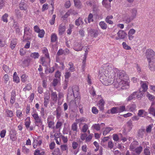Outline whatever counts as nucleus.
Listing matches in <instances>:
<instances>
[{
	"instance_id": "nucleus-29",
	"label": "nucleus",
	"mask_w": 155,
	"mask_h": 155,
	"mask_svg": "<svg viewBox=\"0 0 155 155\" xmlns=\"http://www.w3.org/2000/svg\"><path fill=\"white\" fill-rule=\"evenodd\" d=\"M65 31V26L62 24L60 25L59 26L58 31L60 35H62Z\"/></svg>"
},
{
	"instance_id": "nucleus-39",
	"label": "nucleus",
	"mask_w": 155,
	"mask_h": 155,
	"mask_svg": "<svg viewBox=\"0 0 155 155\" xmlns=\"http://www.w3.org/2000/svg\"><path fill=\"white\" fill-rule=\"evenodd\" d=\"M42 52L45 54L46 57L48 59H49V56L48 49L46 48H44L42 50Z\"/></svg>"
},
{
	"instance_id": "nucleus-19",
	"label": "nucleus",
	"mask_w": 155,
	"mask_h": 155,
	"mask_svg": "<svg viewBox=\"0 0 155 155\" xmlns=\"http://www.w3.org/2000/svg\"><path fill=\"white\" fill-rule=\"evenodd\" d=\"M136 105L135 104H130L127 107L128 110L130 112H134L136 110Z\"/></svg>"
},
{
	"instance_id": "nucleus-35",
	"label": "nucleus",
	"mask_w": 155,
	"mask_h": 155,
	"mask_svg": "<svg viewBox=\"0 0 155 155\" xmlns=\"http://www.w3.org/2000/svg\"><path fill=\"white\" fill-rule=\"evenodd\" d=\"M17 40L15 39H14L11 41L10 47L12 49H14L17 44Z\"/></svg>"
},
{
	"instance_id": "nucleus-52",
	"label": "nucleus",
	"mask_w": 155,
	"mask_h": 155,
	"mask_svg": "<svg viewBox=\"0 0 155 155\" xmlns=\"http://www.w3.org/2000/svg\"><path fill=\"white\" fill-rule=\"evenodd\" d=\"M31 89V86L30 84H27L25 87L23 89V91H29Z\"/></svg>"
},
{
	"instance_id": "nucleus-8",
	"label": "nucleus",
	"mask_w": 155,
	"mask_h": 155,
	"mask_svg": "<svg viewBox=\"0 0 155 155\" xmlns=\"http://www.w3.org/2000/svg\"><path fill=\"white\" fill-rule=\"evenodd\" d=\"M118 37H116V40H118L119 39H124L125 38L127 35V34L124 31L120 30L117 33Z\"/></svg>"
},
{
	"instance_id": "nucleus-13",
	"label": "nucleus",
	"mask_w": 155,
	"mask_h": 155,
	"mask_svg": "<svg viewBox=\"0 0 155 155\" xmlns=\"http://www.w3.org/2000/svg\"><path fill=\"white\" fill-rule=\"evenodd\" d=\"M78 144L75 141H73L72 142V148L74 150L73 152L74 154L76 155L79 152V149H78Z\"/></svg>"
},
{
	"instance_id": "nucleus-7",
	"label": "nucleus",
	"mask_w": 155,
	"mask_h": 155,
	"mask_svg": "<svg viewBox=\"0 0 155 155\" xmlns=\"http://www.w3.org/2000/svg\"><path fill=\"white\" fill-rule=\"evenodd\" d=\"M83 47V46L81 42H75L73 46V49L77 51H81Z\"/></svg>"
},
{
	"instance_id": "nucleus-20",
	"label": "nucleus",
	"mask_w": 155,
	"mask_h": 155,
	"mask_svg": "<svg viewBox=\"0 0 155 155\" xmlns=\"http://www.w3.org/2000/svg\"><path fill=\"white\" fill-rule=\"evenodd\" d=\"M104 104L105 102L103 99H101L98 101L97 105L100 110H104Z\"/></svg>"
},
{
	"instance_id": "nucleus-62",
	"label": "nucleus",
	"mask_w": 155,
	"mask_h": 155,
	"mask_svg": "<svg viewBox=\"0 0 155 155\" xmlns=\"http://www.w3.org/2000/svg\"><path fill=\"white\" fill-rule=\"evenodd\" d=\"M3 68L5 71L7 73H9L10 71V69L6 65H4Z\"/></svg>"
},
{
	"instance_id": "nucleus-3",
	"label": "nucleus",
	"mask_w": 155,
	"mask_h": 155,
	"mask_svg": "<svg viewBox=\"0 0 155 155\" xmlns=\"http://www.w3.org/2000/svg\"><path fill=\"white\" fill-rule=\"evenodd\" d=\"M133 127L132 121L130 120L127 122L126 126L122 130V133L124 135H126L132 129Z\"/></svg>"
},
{
	"instance_id": "nucleus-53",
	"label": "nucleus",
	"mask_w": 155,
	"mask_h": 155,
	"mask_svg": "<svg viewBox=\"0 0 155 155\" xmlns=\"http://www.w3.org/2000/svg\"><path fill=\"white\" fill-rule=\"evenodd\" d=\"M28 76L25 74L22 75L21 77V81L23 82H25L27 80Z\"/></svg>"
},
{
	"instance_id": "nucleus-55",
	"label": "nucleus",
	"mask_w": 155,
	"mask_h": 155,
	"mask_svg": "<svg viewBox=\"0 0 155 155\" xmlns=\"http://www.w3.org/2000/svg\"><path fill=\"white\" fill-rule=\"evenodd\" d=\"M122 46H123V48L126 50H130L131 49V47L128 45L125 42H123L122 44Z\"/></svg>"
},
{
	"instance_id": "nucleus-21",
	"label": "nucleus",
	"mask_w": 155,
	"mask_h": 155,
	"mask_svg": "<svg viewBox=\"0 0 155 155\" xmlns=\"http://www.w3.org/2000/svg\"><path fill=\"white\" fill-rule=\"evenodd\" d=\"M138 145V142L137 141H134L132 143L130 146V150L133 151L137 147Z\"/></svg>"
},
{
	"instance_id": "nucleus-31",
	"label": "nucleus",
	"mask_w": 155,
	"mask_h": 155,
	"mask_svg": "<svg viewBox=\"0 0 155 155\" xmlns=\"http://www.w3.org/2000/svg\"><path fill=\"white\" fill-rule=\"evenodd\" d=\"M51 99L52 101L54 102H56L57 101L58 97L57 93L56 92H53L51 91Z\"/></svg>"
},
{
	"instance_id": "nucleus-16",
	"label": "nucleus",
	"mask_w": 155,
	"mask_h": 155,
	"mask_svg": "<svg viewBox=\"0 0 155 155\" xmlns=\"http://www.w3.org/2000/svg\"><path fill=\"white\" fill-rule=\"evenodd\" d=\"M137 9L136 8H134L130 11V16L131 19H134L135 18L137 15Z\"/></svg>"
},
{
	"instance_id": "nucleus-33",
	"label": "nucleus",
	"mask_w": 155,
	"mask_h": 155,
	"mask_svg": "<svg viewBox=\"0 0 155 155\" xmlns=\"http://www.w3.org/2000/svg\"><path fill=\"white\" fill-rule=\"evenodd\" d=\"M113 130L114 129L112 127H106L103 132V135L104 136L106 135L107 134L109 133L110 131Z\"/></svg>"
},
{
	"instance_id": "nucleus-49",
	"label": "nucleus",
	"mask_w": 155,
	"mask_h": 155,
	"mask_svg": "<svg viewBox=\"0 0 155 155\" xmlns=\"http://www.w3.org/2000/svg\"><path fill=\"white\" fill-rule=\"evenodd\" d=\"M38 37L40 38H42L44 36L45 31L43 29H41L38 33Z\"/></svg>"
},
{
	"instance_id": "nucleus-26",
	"label": "nucleus",
	"mask_w": 155,
	"mask_h": 155,
	"mask_svg": "<svg viewBox=\"0 0 155 155\" xmlns=\"http://www.w3.org/2000/svg\"><path fill=\"white\" fill-rule=\"evenodd\" d=\"M133 19H131V18L129 15H127L124 16L123 18V21L127 24L130 23Z\"/></svg>"
},
{
	"instance_id": "nucleus-38",
	"label": "nucleus",
	"mask_w": 155,
	"mask_h": 155,
	"mask_svg": "<svg viewBox=\"0 0 155 155\" xmlns=\"http://www.w3.org/2000/svg\"><path fill=\"white\" fill-rule=\"evenodd\" d=\"M99 25L101 28L103 30L106 29L107 28V25L103 21H101L99 23Z\"/></svg>"
},
{
	"instance_id": "nucleus-61",
	"label": "nucleus",
	"mask_w": 155,
	"mask_h": 155,
	"mask_svg": "<svg viewBox=\"0 0 155 155\" xmlns=\"http://www.w3.org/2000/svg\"><path fill=\"white\" fill-rule=\"evenodd\" d=\"M87 120L84 117H81L78 119H77L76 120V121L78 123H79L83 122H86Z\"/></svg>"
},
{
	"instance_id": "nucleus-23",
	"label": "nucleus",
	"mask_w": 155,
	"mask_h": 155,
	"mask_svg": "<svg viewBox=\"0 0 155 155\" xmlns=\"http://www.w3.org/2000/svg\"><path fill=\"white\" fill-rule=\"evenodd\" d=\"M58 38L55 33H52L51 37V41L52 43H56L58 42Z\"/></svg>"
},
{
	"instance_id": "nucleus-54",
	"label": "nucleus",
	"mask_w": 155,
	"mask_h": 155,
	"mask_svg": "<svg viewBox=\"0 0 155 155\" xmlns=\"http://www.w3.org/2000/svg\"><path fill=\"white\" fill-rule=\"evenodd\" d=\"M16 115L17 117L20 118L23 115L22 111L19 110H17L16 111Z\"/></svg>"
},
{
	"instance_id": "nucleus-57",
	"label": "nucleus",
	"mask_w": 155,
	"mask_h": 155,
	"mask_svg": "<svg viewBox=\"0 0 155 155\" xmlns=\"http://www.w3.org/2000/svg\"><path fill=\"white\" fill-rule=\"evenodd\" d=\"M144 113L147 114V112L143 110H138V115L139 117H143L142 115Z\"/></svg>"
},
{
	"instance_id": "nucleus-47",
	"label": "nucleus",
	"mask_w": 155,
	"mask_h": 155,
	"mask_svg": "<svg viewBox=\"0 0 155 155\" xmlns=\"http://www.w3.org/2000/svg\"><path fill=\"white\" fill-rule=\"evenodd\" d=\"M144 133V130L143 129H140L138 131V136L139 137L142 138Z\"/></svg>"
},
{
	"instance_id": "nucleus-60",
	"label": "nucleus",
	"mask_w": 155,
	"mask_h": 155,
	"mask_svg": "<svg viewBox=\"0 0 155 155\" xmlns=\"http://www.w3.org/2000/svg\"><path fill=\"white\" fill-rule=\"evenodd\" d=\"M88 21L89 23L93 21V15L91 13H90L88 17Z\"/></svg>"
},
{
	"instance_id": "nucleus-46",
	"label": "nucleus",
	"mask_w": 155,
	"mask_h": 155,
	"mask_svg": "<svg viewBox=\"0 0 155 155\" xmlns=\"http://www.w3.org/2000/svg\"><path fill=\"white\" fill-rule=\"evenodd\" d=\"M91 127L97 131H99L100 129V126L99 124H93Z\"/></svg>"
},
{
	"instance_id": "nucleus-10",
	"label": "nucleus",
	"mask_w": 155,
	"mask_h": 155,
	"mask_svg": "<svg viewBox=\"0 0 155 155\" xmlns=\"http://www.w3.org/2000/svg\"><path fill=\"white\" fill-rule=\"evenodd\" d=\"M99 32V30L91 29L89 30L88 34L91 37L96 38Z\"/></svg>"
},
{
	"instance_id": "nucleus-34",
	"label": "nucleus",
	"mask_w": 155,
	"mask_h": 155,
	"mask_svg": "<svg viewBox=\"0 0 155 155\" xmlns=\"http://www.w3.org/2000/svg\"><path fill=\"white\" fill-rule=\"evenodd\" d=\"M113 18V16L112 15L107 16L105 19V21L109 24H112L113 22L111 20V19Z\"/></svg>"
},
{
	"instance_id": "nucleus-36",
	"label": "nucleus",
	"mask_w": 155,
	"mask_h": 155,
	"mask_svg": "<svg viewBox=\"0 0 155 155\" xmlns=\"http://www.w3.org/2000/svg\"><path fill=\"white\" fill-rule=\"evenodd\" d=\"M143 148L141 146L137 147L133 152H135L137 154L139 155L142 151Z\"/></svg>"
},
{
	"instance_id": "nucleus-32",
	"label": "nucleus",
	"mask_w": 155,
	"mask_h": 155,
	"mask_svg": "<svg viewBox=\"0 0 155 155\" xmlns=\"http://www.w3.org/2000/svg\"><path fill=\"white\" fill-rule=\"evenodd\" d=\"M71 129V130L75 132L74 135L76 136L77 132H78V126L77 123H74L72 124Z\"/></svg>"
},
{
	"instance_id": "nucleus-27",
	"label": "nucleus",
	"mask_w": 155,
	"mask_h": 155,
	"mask_svg": "<svg viewBox=\"0 0 155 155\" xmlns=\"http://www.w3.org/2000/svg\"><path fill=\"white\" fill-rule=\"evenodd\" d=\"M6 45L5 40L3 35H0V47H4Z\"/></svg>"
},
{
	"instance_id": "nucleus-11",
	"label": "nucleus",
	"mask_w": 155,
	"mask_h": 155,
	"mask_svg": "<svg viewBox=\"0 0 155 155\" xmlns=\"http://www.w3.org/2000/svg\"><path fill=\"white\" fill-rule=\"evenodd\" d=\"M137 92H134L130 95L129 97L127 98V101H131L136 97L139 98L143 96V94L141 93H140V96H139V95H137Z\"/></svg>"
},
{
	"instance_id": "nucleus-51",
	"label": "nucleus",
	"mask_w": 155,
	"mask_h": 155,
	"mask_svg": "<svg viewBox=\"0 0 155 155\" xmlns=\"http://www.w3.org/2000/svg\"><path fill=\"white\" fill-rule=\"evenodd\" d=\"M29 150L24 146H22V151L24 153H28L29 152Z\"/></svg>"
},
{
	"instance_id": "nucleus-58",
	"label": "nucleus",
	"mask_w": 155,
	"mask_h": 155,
	"mask_svg": "<svg viewBox=\"0 0 155 155\" xmlns=\"http://www.w3.org/2000/svg\"><path fill=\"white\" fill-rule=\"evenodd\" d=\"M62 124V123L61 122L57 121L55 127V129H60Z\"/></svg>"
},
{
	"instance_id": "nucleus-43",
	"label": "nucleus",
	"mask_w": 155,
	"mask_h": 155,
	"mask_svg": "<svg viewBox=\"0 0 155 155\" xmlns=\"http://www.w3.org/2000/svg\"><path fill=\"white\" fill-rule=\"evenodd\" d=\"M53 155H61V152L59 148H55L53 152L52 153Z\"/></svg>"
},
{
	"instance_id": "nucleus-28",
	"label": "nucleus",
	"mask_w": 155,
	"mask_h": 155,
	"mask_svg": "<svg viewBox=\"0 0 155 155\" xmlns=\"http://www.w3.org/2000/svg\"><path fill=\"white\" fill-rule=\"evenodd\" d=\"M148 67L149 69L151 71H155V65L154 64L155 63H153L152 61L148 62Z\"/></svg>"
},
{
	"instance_id": "nucleus-56",
	"label": "nucleus",
	"mask_w": 155,
	"mask_h": 155,
	"mask_svg": "<svg viewBox=\"0 0 155 155\" xmlns=\"http://www.w3.org/2000/svg\"><path fill=\"white\" fill-rule=\"evenodd\" d=\"M88 128V125L85 124L83 127L81 131L83 133H85L87 131Z\"/></svg>"
},
{
	"instance_id": "nucleus-2",
	"label": "nucleus",
	"mask_w": 155,
	"mask_h": 155,
	"mask_svg": "<svg viewBox=\"0 0 155 155\" xmlns=\"http://www.w3.org/2000/svg\"><path fill=\"white\" fill-rule=\"evenodd\" d=\"M145 56L148 62L155 63V52L151 49H147L145 52Z\"/></svg>"
},
{
	"instance_id": "nucleus-64",
	"label": "nucleus",
	"mask_w": 155,
	"mask_h": 155,
	"mask_svg": "<svg viewBox=\"0 0 155 155\" xmlns=\"http://www.w3.org/2000/svg\"><path fill=\"white\" fill-rule=\"evenodd\" d=\"M71 76V74L68 71H66L64 74L65 79H68Z\"/></svg>"
},
{
	"instance_id": "nucleus-14",
	"label": "nucleus",
	"mask_w": 155,
	"mask_h": 155,
	"mask_svg": "<svg viewBox=\"0 0 155 155\" xmlns=\"http://www.w3.org/2000/svg\"><path fill=\"white\" fill-rule=\"evenodd\" d=\"M68 94H70V95L73 94L74 96V95H78L79 94L78 88L77 86H75L74 88H72V89H70V91H69Z\"/></svg>"
},
{
	"instance_id": "nucleus-25",
	"label": "nucleus",
	"mask_w": 155,
	"mask_h": 155,
	"mask_svg": "<svg viewBox=\"0 0 155 155\" xmlns=\"http://www.w3.org/2000/svg\"><path fill=\"white\" fill-rule=\"evenodd\" d=\"M48 60L49 61L50 59H48L47 58H45L44 57H41L40 59V60L41 61V63L43 66H46L48 64V63L47 61Z\"/></svg>"
},
{
	"instance_id": "nucleus-41",
	"label": "nucleus",
	"mask_w": 155,
	"mask_h": 155,
	"mask_svg": "<svg viewBox=\"0 0 155 155\" xmlns=\"http://www.w3.org/2000/svg\"><path fill=\"white\" fill-rule=\"evenodd\" d=\"M68 65L70 67L68 69V70L71 72H73L75 71V69L74 66L73 64L71 62H69L68 63Z\"/></svg>"
},
{
	"instance_id": "nucleus-44",
	"label": "nucleus",
	"mask_w": 155,
	"mask_h": 155,
	"mask_svg": "<svg viewBox=\"0 0 155 155\" xmlns=\"http://www.w3.org/2000/svg\"><path fill=\"white\" fill-rule=\"evenodd\" d=\"M40 55L38 52H33L30 55L31 57L34 58V59L38 58Z\"/></svg>"
},
{
	"instance_id": "nucleus-59",
	"label": "nucleus",
	"mask_w": 155,
	"mask_h": 155,
	"mask_svg": "<svg viewBox=\"0 0 155 155\" xmlns=\"http://www.w3.org/2000/svg\"><path fill=\"white\" fill-rule=\"evenodd\" d=\"M20 54L22 56L25 55L26 53V50L25 48H22L19 51Z\"/></svg>"
},
{
	"instance_id": "nucleus-6",
	"label": "nucleus",
	"mask_w": 155,
	"mask_h": 155,
	"mask_svg": "<svg viewBox=\"0 0 155 155\" xmlns=\"http://www.w3.org/2000/svg\"><path fill=\"white\" fill-rule=\"evenodd\" d=\"M148 82L141 81L140 82L141 87L140 88L139 91L140 93H142L146 91L148 89Z\"/></svg>"
},
{
	"instance_id": "nucleus-24",
	"label": "nucleus",
	"mask_w": 155,
	"mask_h": 155,
	"mask_svg": "<svg viewBox=\"0 0 155 155\" xmlns=\"http://www.w3.org/2000/svg\"><path fill=\"white\" fill-rule=\"evenodd\" d=\"M54 112L56 114V117L57 119H59L61 116V107L58 106L57 107L56 110L54 111Z\"/></svg>"
},
{
	"instance_id": "nucleus-37",
	"label": "nucleus",
	"mask_w": 155,
	"mask_h": 155,
	"mask_svg": "<svg viewBox=\"0 0 155 155\" xmlns=\"http://www.w3.org/2000/svg\"><path fill=\"white\" fill-rule=\"evenodd\" d=\"M63 94L61 93H60L58 95V104L59 105H60L62 104V101H63L62 98L63 97Z\"/></svg>"
},
{
	"instance_id": "nucleus-5",
	"label": "nucleus",
	"mask_w": 155,
	"mask_h": 155,
	"mask_svg": "<svg viewBox=\"0 0 155 155\" xmlns=\"http://www.w3.org/2000/svg\"><path fill=\"white\" fill-rule=\"evenodd\" d=\"M33 118L35 120L34 123L35 126L38 127H41L43 129L44 125L43 124V121L41 117L38 115L34 117Z\"/></svg>"
},
{
	"instance_id": "nucleus-15",
	"label": "nucleus",
	"mask_w": 155,
	"mask_h": 155,
	"mask_svg": "<svg viewBox=\"0 0 155 155\" xmlns=\"http://www.w3.org/2000/svg\"><path fill=\"white\" fill-rule=\"evenodd\" d=\"M16 134L17 132L15 130H12L11 131L9 136L10 138L12 141H14L16 140Z\"/></svg>"
},
{
	"instance_id": "nucleus-17",
	"label": "nucleus",
	"mask_w": 155,
	"mask_h": 155,
	"mask_svg": "<svg viewBox=\"0 0 155 155\" xmlns=\"http://www.w3.org/2000/svg\"><path fill=\"white\" fill-rule=\"evenodd\" d=\"M27 5L25 3L24 1H21L19 4V7L20 10H26L28 8Z\"/></svg>"
},
{
	"instance_id": "nucleus-45",
	"label": "nucleus",
	"mask_w": 155,
	"mask_h": 155,
	"mask_svg": "<svg viewBox=\"0 0 155 155\" xmlns=\"http://www.w3.org/2000/svg\"><path fill=\"white\" fill-rule=\"evenodd\" d=\"M30 28L29 26H28L27 25H25V28H24V35H28L29 33V30ZM24 36H23V38Z\"/></svg>"
},
{
	"instance_id": "nucleus-30",
	"label": "nucleus",
	"mask_w": 155,
	"mask_h": 155,
	"mask_svg": "<svg viewBox=\"0 0 155 155\" xmlns=\"http://www.w3.org/2000/svg\"><path fill=\"white\" fill-rule=\"evenodd\" d=\"M31 123V122L30 117H27L25 122V125L27 129L29 128Z\"/></svg>"
},
{
	"instance_id": "nucleus-40",
	"label": "nucleus",
	"mask_w": 155,
	"mask_h": 155,
	"mask_svg": "<svg viewBox=\"0 0 155 155\" xmlns=\"http://www.w3.org/2000/svg\"><path fill=\"white\" fill-rule=\"evenodd\" d=\"M83 22L82 21V19L81 18H79L77 19L75 21V24L77 26H79L81 24H83Z\"/></svg>"
},
{
	"instance_id": "nucleus-9",
	"label": "nucleus",
	"mask_w": 155,
	"mask_h": 155,
	"mask_svg": "<svg viewBox=\"0 0 155 155\" xmlns=\"http://www.w3.org/2000/svg\"><path fill=\"white\" fill-rule=\"evenodd\" d=\"M42 142V140L38 138H33V147L34 149L37 148L38 146H39L41 145Z\"/></svg>"
},
{
	"instance_id": "nucleus-42",
	"label": "nucleus",
	"mask_w": 155,
	"mask_h": 155,
	"mask_svg": "<svg viewBox=\"0 0 155 155\" xmlns=\"http://www.w3.org/2000/svg\"><path fill=\"white\" fill-rule=\"evenodd\" d=\"M75 6L78 8H80L81 5V3L80 0H74Z\"/></svg>"
},
{
	"instance_id": "nucleus-22",
	"label": "nucleus",
	"mask_w": 155,
	"mask_h": 155,
	"mask_svg": "<svg viewBox=\"0 0 155 155\" xmlns=\"http://www.w3.org/2000/svg\"><path fill=\"white\" fill-rule=\"evenodd\" d=\"M15 91L13 90L11 92V100L10 101V102L12 104H13L15 101Z\"/></svg>"
},
{
	"instance_id": "nucleus-12",
	"label": "nucleus",
	"mask_w": 155,
	"mask_h": 155,
	"mask_svg": "<svg viewBox=\"0 0 155 155\" xmlns=\"http://www.w3.org/2000/svg\"><path fill=\"white\" fill-rule=\"evenodd\" d=\"M136 33V30L134 29H130L128 33V39L130 41H132L134 38V35Z\"/></svg>"
},
{
	"instance_id": "nucleus-1",
	"label": "nucleus",
	"mask_w": 155,
	"mask_h": 155,
	"mask_svg": "<svg viewBox=\"0 0 155 155\" xmlns=\"http://www.w3.org/2000/svg\"><path fill=\"white\" fill-rule=\"evenodd\" d=\"M115 71L113 70V68L110 66L108 64H104L103 67L99 70L100 74H104L106 78L104 80L103 82L101 81L102 78H100V81L105 85H109V83L111 84L115 78L120 79V81L119 82L118 86L121 87L123 89L127 88L128 87V83L125 80L129 79L127 75L124 71H118V69L116 68Z\"/></svg>"
},
{
	"instance_id": "nucleus-50",
	"label": "nucleus",
	"mask_w": 155,
	"mask_h": 155,
	"mask_svg": "<svg viewBox=\"0 0 155 155\" xmlns=\"http://www.w3.org/2000/svg\"><path fill=\"white\" fill-rule=\"evenodd\" d=\"M148 110L150 114H152L155 117V109L153 107H150Z\"/></svg>"
},
{
	"instance_id": "nucleus-18",
	"label": "nucleus",
	"mask_w": 155,
	"mask_h": 155,
	"mask_svg": "<svg viewBox=\"0 0 155 155\" xmlns=\"http://www.w3.org/2000/svg\"><path fill=\"white\" fill-rule=\"evenodd\" d=\"M51 119L50 117H48L47 118V123L48 127L53 129H55L54 123L53 121L50 120Z\"/></svg>"
},
{
	"instance_id": "nucleus-48",
	"label": "nucleus",
	"mask_w": 155,
	"mask_h": 155,
	"mask_svg": "<svg viewBox=\"0 0 155 155\" xmlns=\"http://www.w3.org/2000/svg\"><path fill=\"white\" fill-rule=\"evenodd\" d=\"M6 112L7 114V117H12L13 116V112L9 110H6Z\"/></svg>"
},
{
	"instance_id": "nucleus-4",
	"label": "nucleus",
	"mask_w": 155,
	"mask_h": 155,
	"mask_svg": "<svg viewBox=\"0 0 155 155\" xmlns=\"http://www.w3.org/2000/svg\"><path fill=\"white\" fill-rule=\"evenodd\" d=\"M126 110L125 107L124 106L118 107H114L110 110V113L112 114H117Z\"/></svg>"
},
{
	"instance_id": "nucleus-63",
	"label": "nucleus",
	"mask_w": 155,
	"mask_h": 155,
	"mask_svg": "<svg viewBox=\"0 0 155 155\" xmlns=\"http://www.w3.org/2000/svg\"><path fill=\"white\" fill-rule=\"evenodd\" d=\"M55 18L56 15H52V17L51 19L50 20V23L51 25H53L54 24L55 22Z\"/></svg>"
}]
</instances>
